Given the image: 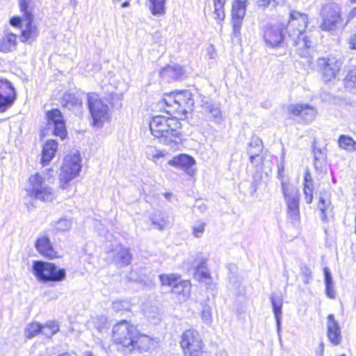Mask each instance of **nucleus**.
Returning <instances> with one entry per match:
<instances>
[{"label":"nucleus","instance_id":"1","mask_svg":"<svg viewBox=\"0 0 356 356\" xmlns=\"http://www.w3.org/2000/svg\"><path fill=\"white\" fill-rule=\"evenodd\" d=\"M152 134L160 143L176 149L181 142V124L176 118L156 115L149 122Z\"/></svg>","mask_w":356,"mask_h":356},{"label":"nucleus","instance_id":"2","mask_svg":"<svg viewBox=\"0 0 356 356\" xmlns=\"http://www.w3.org/2000/svg\"><path fill=\"white\" fill-rule=\"evenodd\" d=\"M25 204L29 210L33 207V203L29 199L39 200L42 202H51L56 197L52 188L48 186L39 173L29 177V186L26 188Z\"/></svg>","mask_w":356,"mask_h":356},{"label":"nucleus","instance_id":"3","mask_svg":"<svg viewBox=\"0 0 356 356\" xmlns=\"http://www.w3.org/2000/svg\"><path fill=\"white\" fill-rule=\"evenodd\" d=\"M113 339L115 343L122 344L124 347L132 346L133 348H140L139 342L148 341V337L140 335L136 328L127 321H122L114 325L113 328Z\"/></svg>","mask_w":356,"mask_h":356},{"label":"nucleus","instance_id":"4","mask_svg":"<svg viewBox=\"0 0 356 356\" xmlns=\"http://www.w3.org/2000/svg\"><path fill=\"white\" fill-rule=\"evenodd\" d=\"M33 273L41 282H58L64 280L66 272L64 268H58L54 264L43 261H35L32 266Z\"/></svg>","mask_w":356,"mask_h":356},{"label":"nucleus","instance_id":"5","mask_svg":"<svg viewBox=\"0 0 356 356\" xmlns=\"http://www.w3.org/2000/svg\"><path fill=\"white\" fill-rule=\"evenodd\" d=\"M30 0H19V5L23 13L24 28L22 29L20 40L23 42L32 43L38 36L39 31L35 25L33 24V15L29 6Z\"/></svg>","mask_w":356,"mask_h":356},{"label":"nucleus","instance_id":"6","mask_svg":"<svg viewBox=\"0 0 356 356\" xmlns=\"http://www.w3.org/2000/svg\"><path fill=\"white\" fill-rule=\"evenodd\" d=\"M181 346L185 356H207L203 351V342L195 330H187L182 334Z\"/></svg>","mask_w":356,"mask_h":356},{"label":"nucleus","instance_id":"7","mask_svg":"<svg viewBox=\"0 0 356 356\" xmlns=\"http://www.w3.org/2000/svg\"><path fill=\"white\" fill-rule=\"evenodd\" d=\"M87 102L95 126L98 127L108 120L109 117V107L106 102L99 99L97 94L95 92L88 93Z\"/></svg>","mask_w":356,"mask_h":356},{"label":"nucleus","instance_id":"8","mask_svg":"<svg viewBox=\"0 0 356 356\" xmlns=\"http://www.w3.org/2000/svg\"><path fill=\"white\" fill-rule=\"evenodd\" d=\"M80 162V156L76 154L67 155L64 158L59 175L60 181L64 183L61 186L63 189L66 188L70 181L79 175L81 168Z\"/></svg>","mask_w":356,"mask_h":356},{"label":"nucleus","instance_id":"9","mask_svg":"<svg viewBox=\"0 0 356 356\" xmlns=\"http://www.w3.org/2000/svg\"><path fill=\"white\" fill-rule=\"evenodd\" d=\"M159 279L162 285L171 288L172 293L182 295L184 298L189 297L191 288L190 281L182 280L175 274L160 275Z\"/></svg>","mask_w":356,"mask_h":356},{"label":"nucleus","instance_id":"10","mask_svg":"<svg viewBox=\"0 0 356 356\" xmlns=\"http://www.w3.org/2000/svg\"><path fill=\"white\" fill-rule=\"evenodd\" d=\"M341 65V60L333 56L322 57L317 60V67L325 82L337 77Z\"/></svg>","mask_w":356,"mask_h":356},{"label":"nucleus","instance_id":"11","mask_svg":"<svg viewBox=\"0 0 356 356\" xmlns=\"http://www.w3.org/2000/svg\"><path fill=\"white\" fill-rule=\"evenodd\" d=\"M323 21L321 28L323 31H332L337 28L341 21L340 11L338 5L327 4L323 8Z\"/></svg>","mask_w":356,"mask_h":356},{"label":"nucleus","instance_id":"12","mask_svg":"<svg viewBox=\"0 0 356 356\" xmlns=\"http://www.w3.org/2000/svg\"><path fill=\"white\" fill-rule=\"evenodd\" d=\"M308 22L307 15L292 10L287 24L289 37H298L304 33Z\"/></svg>","mask_w":356,"mask_h":356},{"label":"nucleus","instance_id":"13","mask_svg":"<svg viewBox=\"0 0 356 356\" xmlns=\"http://www.w3.org/2000/svg\"><path fill=\"white\" fill-rule=\"evenodd\" d=\"M47 118L49 129H53L54 134L64 140L67 129L62 113L58 109H52L47 113Z\"/></svg>","mask_w":356,"mask_h":356},{"label":"nucleus","instance_id":"14","mask_svg":"<svg viewBox=\"0 0 356 356\" xmlns=\"http://www.w3.org/2000/svg\"><path fill=\"white\" fill-rule=\"evenodd\" d=\"M17 94L10 81L0 79V112L6 111L16 99Z\"/></svg>","mask_w":356,"mask_h":356},{"label":"nucleus","instance_id":"15","mask_svg":"<svg viewBox=\"0 0 356 356\" xmlns=\"http://www.w3.org/2000/svg\"><path fill=\"white\" fill-rule=\"evenodd\" d=\"M246 1L234 0L232 4V19L233 35L234 37H238L241 34V28L242 21L245 15L246 12Z\"/></svg>","mask_w":356,"mask_h":356},{"label":"nucleus","instance_id":"16","mask_svg":"<svg viewBox=\"0 0 356 356\" xmlns=\"http://www.w3.org/2000/svg\"><path fill=\"white\" fill-rule=\"evenodd\" d=\"M286 24L281 23L278 25H272L268 33V45L272 48L278 47L280 50V54H284L286 47L284 45V35Z\"/></svg>","mask_w":356,"mask_h":356},{"label":"nucleus","instance_id":"17","mask_svg":"<svg viewBox=\"0 0 356 356\" xmlns=\"http://www.w3.org/2000/svg\"><path fill=\"white\" fill-rule=\"evenodd\" d=\"M282 191L288 207L289 215L296 219L299 215V192L294 188H289L282 183Z\"/></svg>","mask_w":356,"mask_h":356},{"label":"nucleus","instance_id":"18","mask_svg":"<svg viewBox=\"0 0 356 356\" xmlns=\"http://www.w3.org/2000/svg\"><path fill=\"white\" fill-rule=\"evenodd\" d=\"M289 112L301 118L303 122L312 121L316 115V110L308 104H296L289 106Z\"/></svg>","mask_w":356,"mask_h":356},{"label":"nucleus","instance_id":"19","mask_svg":"<svg viewBox=\"0 0 356 356\" xmlns=\"http://www.w3.org/2000/svg\"><path fill=\"white\" fill-rule=\"evenodd\" d=\"M175 101H177L176 112L184 113L192 111L194 100L193 99V94L189 90H184L176 92Z\"/></svg>","mask_w":356,"mask_h":356},{"label":"nucleus","instance_id":"20","mask_svg":"<svg viewBox=\"0 0 356 356\" xmlns=\"http://www.w3.org/2000/svg\"><path fill=\"white\" fill-rule=\"evenodd\" d=\"M291 44L296 47V52L302 57H307L308 56V50L312 47V41L311 39L305 36L304 33L298 37H289Z\"/></svg>","mask_w":356,"mask_h":356},{"label":"nucleus","instance_id":"21","mask_svg":"<svg viewBox=\"0 0 356 356\" xmlns=\"http://www.w3.org/2000/svg\"><path fill=\"white\" fill-rule=\"evenodd\" d=\"M61 104L76 115H79L82 112L83 102L79 95L65 93L61 99Z\"/></svg>","mask_w":356,"mask_h":356},{"label":"nucleus","instance_id":"22","mask_svg":"<svg viewBox=\"0 0 356 356\" xmlns=\"http://www.w3.org/2000/svg\"><path fill=\"white\" fill-rule=\"evenodd\" d=\"M327 334L330 341L335 346L341 341V327L332 314L327 316Z\"/></svg>","mask_w":356,"mask_h":356},{"label":"nucleus","instance_id":"23","mask_svg":"<svg viewBox=\"0 0 356 356\" xmlns=\"http://www.w3.org/2000/svg\"><path fill=\"white\" fill-rule=\"evenodd\" d=\"M111 252L113 253V260L117 264L127 266L131 264L132 256L128 248L116 245L115 247L113 246Z\"/></svg>","mask_w":356,"mask_h":356},{"label":"nucleus","instance_id":"24","mask_svg":"<svg viewBox=\"0 0 356 356\" xmlns=\"http://www.w3.org/2000/svg\"><path fill=\"white\" fill-rule=\"evenodd\" d=\"M207 118L220 124L223 120L219 103L215 102H205L202 105Z\"/></svg>","mask_w":356,"mask_h":356},{"label":"nucleus","instance_id":"25","mask_svg":"<svg viewBox=\"0 0 356 356\" xmlns=\"http://www.w3.org/2000/svg\"><path fill=\"white\" fill-rule=\"evenodd\" d=\"M35 247L37 251L44 257L53 259L56 257V252L54 250L50 240L47 236H42L37 239Z\"/></svg>","mask_w":356,"mask_h":356},{"label":"nucleus","instance_id":"26","mask_svg":"<svg viewBox=\"0 0 356 356\" xmlns=\"http://www.w3.org/2000/svg\"><path fill=\"white\" fill-rule=\"evenodd\" d=\"M273 312L276 321L277 332H280L282 318L283 298L280 294H273L271 298Z\"/></svg>","mask_w":356,"mask_h":356},{"label":"nucleus","instance_id":"27","mask_svg":"<svg viewBox=\"0 0 356 356\" xmlns=\"http://www.w3.org/2000/svg\"><path fill=\"white\" fill-rule=\"evenodd\" d=\"M58 149V143L55 140H47L42 147L41 163L47 165L55 156Z\"/></svg>","mask_w":356,"mask_h":356},{"label":"nucleus","instance_id":"28","mask_svg":"<svg viewBox=\"0 0 356 356\" xmlns=\"http://www.w3.org/2000/svg\"><path fill=\"white\" fill-rule=\"evenodd\" d=\"M195 163V160L193 157L187 154H180L177 156H174L172 159L168 161V164L177 168L187 169L191 167Z\"/></svg>","mask_w":356,"mask_h":356},{"label":"nucleus","instance_id":"29","mask_svg":"<svg viewBox=\"0 0 356 356\" xmlns=\"http://www.w3.org/2000/svg\"><path fill=\"white\" fill-rule=\"evenodd\" d=\"M16 35L7 33L0 40V51L8 53L14 50L16 47Z\"/></svg>","mask_w":356,"mask_h":356},{"label":"nucleus","instance_id":"30","mask_svg":"<svg viewBox=\"0 0 356 356\" xmlns=\"http://www.w3.org/2000/svg\"><path fill=\"white\" fill-rule=\"evenodd\" d=\"M150 220L156 229L163 230L168 223V216L160 211H156L152 215Z\"/></svg>","mask_w":356,"mask_h":356},{"label":"nucleus","instance_id":"31","mask_svg":"<svg viewBox=\"0 0 356 356\" xmlns=\"http://www.w3.org/2000/svg\"><path fill=\"white\" fill-rule=\"evenodd\" d=\"M314 165L316 170L321 171L325 165L326 154L320 148L313 146Z\"/></svg>","mask_w":356,"mask_h":356},{"label":"nucleus","instance_id":"32","mask_svg":"<svg viewBox=\"0 0 356 356\" xmlns=\"http://www.w3.org/2000/svg\"><path fill=\"white\" fill-rule=\"evenodd\" d=\"M323 273L325 277L326 295L330 298H334L335 297L336 293L334 288L332 274L327 267H325L323 268Z\"/></svg>","mask_w":356,"mask_h":356},{"label":"nucleus","instance_id":"33","mask_svg":"<svg viewBox=\"0 0 356 356\" xmlns=\"http://www.w3.org/2000/svg\"><path fill=\"white\" fill-rule=\"evenodd\" d=\"M262 143L259 138H255L252 139L248 149V154L250 155V159L252 163L257 156H259V154L262 151Z\"/></svg>","mask_w":356,"mask_h":356},{"label":"nucleus","instance_id":"34","mask_svg":"<svg viewBox=\"0 0 356 356\" xmlns=\"http://www.w3.org/2000/svg\"><path fill=\"white\" fill-rule=\"evenodd\" d=\"M42 334L50 339L52 336L59 332V325L56 321H49L44 325H41Z\"/></svg>","mask_w":356,"mask_h":356},{"label":"nucleus","instance_id":"35","mask_svg":"<svg viewBox=\"0 0 356 356\" xmlns=\"http://www.w3.org/2000/svg\"><path fill=\"white\" fill-rule=\"evenodd\" d=\"M338 144L340 148L348 152L356 151V141L350 136L341 135L338 139Z\"/></svg>","mask_w":356,"mask_h":356},{"label":"nucleus","instance_id":"36","mask_svg":"<svg viewBox=\"0 0 356 356\" xmlns=\"http://www.w3.org/2000/svg\"><path fill=\"white\" fill-rule=\"evenodd\" d=\"M165 151L159 150L152 146H147L145 148V155L147 159L157 163L159 161L165 156Z\"/></svg>","mask_w":356,"mask_h":356},{"label":"nucleus","instance_id":"37","mask_svg":"<svg viewBox=\"0 0 356 356\" xmlns=\"http://www.w3.org/2000/svg\"><path fill=\"white\" fill-rule=\"evenodd\" d=\"M166 0H149V9L153 15H161L165 13Z\"/></svg>","mask_w":356,"mask_h":356},{"label":"nucleus","instance_id":"38","mask_svg":"<svg viewBox=\"0 0 356 356\" xmlns=\"http://www.w3.org/2000/svg\"><path fill=\"white\" fill-rule=\"evenodd\" d=\"M161 74L163 76L168 75L173 79H179L183 74V69L179 66H168L162 69Z\"/></svg>","mask_w":356,"mask_h":356},{"label":"nucleus","instance_id":"39","mask_svg":"<svg viewBox=\"0 0 356 356\" xmlns=\"http://www.w3.org/2000/svg\"><path fill=\"white\" fill-rule=\"evenodd\" d=\"M41 324L33 322L27 325L25 328L24 334L26 337L31 339L37 336L39 333H42Z\"/></svg>","mask_w":356,"mask_h":356},{"label":"nucleus","instance_id":"40","mask_svg":"<svg viewBox=\"0 0 356 356\" xmlns=\"http://www.w3.org/2000/svg\"><path fill=\"white\" fill-rule=\"evenodd\" d=\"M201 318L204 324L209 326L211 325L213 322L211 307L207 303L202 305Z\"/></svg>","mask_w":356,"mask_h":356},{"label":"nucleus","instance_id":"41","mask_svg":"<svg viewBox=\"0 0 356 356\" xmlns=\"http://www.w3.org/2000/svg\"><path fill=\"white\" fill-rule=\"evenodd\" d=\"M330 206V202L329 200L324 199L322 196L319 198V202L318 204V208L321 211V220L323 221H327V211Z\"/></svg>","mask_w":356,"mask_h":356},{"label":"nucleus","instance_id":"42","mask_svg":"<svg viewBox=\"0 0 356 356\" xmlns=\"http://www.w3.org/2000/svg\"><path fill=\"white\" fill-rule=\"evenodd\" d=\"M228 268L231 272V275L229 277V286L231 289H234L239 286V281L238 280L237 277L234 275V273L236 271V266L234 264H229L228 266Z\"/></svg>","mask_w":356,"mask_h":356},{"label":"nucleus","instance_id":"43","mask_svg":"<svg viewBox=\"0 0 356 356\" xmlns=\"http://www.w3.org/2000/svg\"><path fill=\"white\" fill-rule=\"evenodd\" d=\"M195 278L199 281H205L206 280H210L209 273L207 268L202 265L197 266L195 273Z\"/></svg>","mask_w":356,"mask_h":356},{"label":"nucleus","instance_id":"44","mask_svg":"<svg viewBox=\"0 0 356 356\" xmlns=\"http://www.w3.org/2000/svg\"><path fill=\"white\" fill-rule=\"evenodd\" d=\"M345 85L346 88H356V68L349 71L345 79Z\"/></svg>","mask_w":356,"mask_h":356},{"label":"nucleus","instance_id":"45","mask_svg":"<svg viewBox=\"0 0 356 356\" xmlns=\"http://www.w3.org/2000/svg\"><path fill=\"white\" fill-rule=\"evenodd\" d=\"M206 223L203 221H197L192 227L193 234L197 238L202 237L204 232Z\"/></svg>","mask_w":356,"mask_h":356},{"label":"nucleus","instance_id":"46","mask_svg":"<svg viewBox=\"0 0 356 356\" xmlns=\"http://www.w3.org/2000/svg\"><path fill=\"white\" fill-rule=\"evenodd\" d=\"M92 322L98 331L101 332L106 327L107 318L105 316L101 315L95 317Z\"/></svg>","mask_w":356,"mask_h":356},{"label":"nucleus","instance_id":"47","mask_svg":"<svg viewBox=\"0 0 356 356\" xmlns=\"http://www.w3.org/2000/svg\"><path fill=\"white\" fill-rule=\"evenodd\" d=\"M113 309L115 312L130 310V304L127 300H116L113 302Z\"/></svg>","mask_w":356,"mask_h":356},{"label":"nucleus","instance_id":"48","mask_svg":"<svg viewBox=\"0 0 356 356\" xmlns=\"http://www.w3.org/2000/svg\"><path fill=\"white\" fill-rule=\"evenodd\" d=\"M300 274L302 276V281L305 284L309 283L312 278V270L306 265H303L300 267Z\"/></svg>","mask_w":356,"mask_h":356},{"label":"nucleus","instance_id":"49","mask_svg":"<svg viewBox=\"0 0 356 356\" xmlns=\"http://www.w3.org/2000/svg\"><path fill=\"white\" fill-rule=\"evenodd\" d=\"M176 92H171L169 95H166L165 97L162 99V102L168 106L172 107L175 111V106L177 104Z\"/></svg>","mask_w":356,"mask_h":356},{"label":"nucleus","instance_id":"50","mask_svg":"<svg viewBox=\"0 0 356 356\" xmlns=\"http://www.w3.org/2000/svg\"><path fill=\"white\" fill-rule=\"evenodd\" d=\"M72 226V222L66 218H60L56 224V229L60 231L68 230Z\"/></svg>","mask_w":356,"mask_h":356},{"label":"nucleus","instance_id":"51","mask_svg":"<svg viewBox=\"0 0 356 356\" xmlns=\"http://www.w3.org/2000/svg\"><path fill=\"white\" fill-rule=\"evenodd\" d=\"M303 191L306 202L310 204L313 200L314 188H309L308 186H304Z\"/></svg>","mask_w":356,"mask_h":356},{"label":"nucleus","instance_id":"52","mask_svg":"<svg viewBox=\"0 0 356 356\" xmlns=\"http://www.w3.org/2000/svg\"><path fill=\"white\" fill-rule=\"evenodd\" d=\"M214 15L215 19L219 20L220 22L223 21L225 17L224 8L214 9Z\"/></svg>","mask_w":356,"mask_h":356},{"label":"nucleus","instance_id":"53","mask_svg":"<svg viewBox=\"0 0 356 356\" xmlns=\"http://www.w3.org/2000/svg\"><path fill=\"white\" fill-rule=\"evenodd\" d=\"M23 17L21 18L19 17H13L10 19V24L15 27H18L22 24Z\"/></svg>","mask_w":356,"mask_h":356},{"label":"nucleus","instance_id":"54","mask_svg":"<svg viewBox=\"0 0 356 356\" xmlns=\"http://www.w3.org/2000/svg\"><path fill=\"white\" fill-rule=\"evenodd\" d=\"M225 1V0H213L214 9L224 8Z\"/></svg>","mask_w":356,"mask_h":356},{"label":"nucleus","instance_id":"55","mask_svg":"<svg viewBox=\"0 0 356 356\" xmlns=\"http://www.w3.org/2000/svg\"><path fill=\"white\" fill-rule=\"evenodd\" d=\"M349 44L352 49H356V32L350 36L349 39Z\"/></svg>","mask_w":356,"mask_h":356},{"label":"nucleus","instance_id":"56","mask_svg":"<svg viewBox=\"0 0 356 356\" xmlns=\"http://www.w3.org/2000/svg\"><path fill=\"white\" fill-rule=\"evenodd\" d=\"M304 182H313L312 175L308 170H307L305 173Z\"/></svg>","mask_w":356,"mask_h":356},{"label":"nucleus","instance_id":"57","mask_svg":"<svg viewBox=\"0 0 356 356\" xmlns=\"http://www.w3.org/2000/svg\"><path fill=\"white\" fill-rule=\"evenodd\" d=\"M284 2V0H268V6L273 4V6L279 5Z\"/></svg>","mask_w":356,"mask_h":356},{"label":"nucleus","instance_id":"58","mask_svg":"<svg viewBox=\"0 0 356 356\" xmlns=\"http://www.w3.org/2000/svg\"><path fill=\"white\" fill-rule=\"evenodd\" d=\"M216 356H228V354L225 350L222 349L217 352Z\"/></svg>","mask_w":356,"mask_h":356},{"label":"nucleus","instance_id":"59","mask_svg":"<svg viewBox=\"0 0 356 356\" xmlns=\"http://www.w3.org/2000/svg\"><path fill=\"white\" fill-rule=\"evenodd\" d=\"M323 350H324V344H323V343L321 342L319 345L318 350L319 352L320 356H323Z\"/></svg>","mask_w":356,"mask_h":356},{"label":"nucleus","instance_id":"60","mask_svg":"<svg viewBox=\"0 0 356 356\" xmlns=\"http://www.w3.org/2000/svg\"><path fill=\"white\" fill-rule=\"evenodd\" d=\"M259 6H266L267 0H257Z\"/></svg>","mask_w":356,"mask_h":356},{"label":"nucleus","instance_id":"61","mask_svg":"<svg viewBox=\"0 0 356 356\" xmlns=\"http://www.w3.org/2000/svg\"><path fill=\"white\" fill-rule=\"evenodd\" d=\"M172 193H164V197L168 200H170V198L172 197Z\"/></svg>","mask_w":356,"mask_h":356},{"label":"nucleus","instance_id":"62","mask_svg":"<svg viewBox=\"0 0 356 356\" xmlns=\"http://www.w3.org/2000/svg\"><path fill=\"white\" fill-rule=\"evenodd\" d=\"M122 8H126V7H128L129 6V1H124L122 3Z\"/></svg>","mask_w":356,"mask_h":356},{"label":"nucleus","instance_id":"63","mask_svg":"<svg viewBox=\"0 0 356 356\" xmlns=\"http://www.w3.org/2000/svg\"><path fill=\"white\" fill-rule=\"evenodd\" d=\"M83 356H95L92 352L86 351L84 353Z\"/></svg>","mask_w":356,"mask_h":356},{"label":"nucleus","instance_id":"64","mask_svg":"<svg viewBox=\"0 0 356 356\" xmlns=\"http://www.w3.org/2000/svg\"><path fill=\"white\" fill-rule=\"evenodd\" d=\"M350 15H351L352 17H355V16H356V8H354L351 10Z\"/></svg>","mask_w":356,"mask_h":356}]
</instances>
